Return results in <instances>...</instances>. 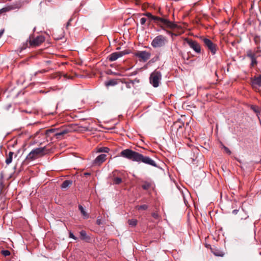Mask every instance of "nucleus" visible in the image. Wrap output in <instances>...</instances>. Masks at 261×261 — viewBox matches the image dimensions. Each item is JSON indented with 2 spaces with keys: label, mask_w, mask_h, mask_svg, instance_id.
Segmentation results:
<instances>
[{
  "label": "nucleus",
  "mask_w": 261,
  "mask_h": 261,
  "mask_svg": "<svg viewBox=\"0 0 261 261\" xmlns=\"http://www.w3.org/2000/svg\"><path fill=\"white\" fill-rule=\"evenodd\" d=\"M152 63V60H150L149 62H148V64H150Z\"/></svg>",
  "instance_id": "49"
},
{
  "label": "nucleus",
  "mask_w": 261,
  "mask_h": 261,
  "mask_svg": "<svg viewBox=\"0 0 261 261\" xmlns=\"http://www.w3.org/2000/svg\"><path fill=\"white\" fill-rule=\"evenodd\" d=\"M57 128H51L47 129L45 131V134L47 137L49 136L50 134L54 133V134L56 133Z\"/></svg>",
  "instance_id": "25"
},
{
  "label": "nucleus",
  "mask_w": 261,
  "mask_h": 261,
  "mask_svg": "<svg viewBox=\"0 0 261 261\" xmlns=\"http://www.w3.org/2000/svg\"><path fill=\"white\" fill-rule=\"evenodd\" d=\"M10 10L9 7H5L0 9V14L9 11Z\"/></svg>",
  "instance_id": "36"
},
{
  "label": "nucleus",
  "mask_w": 261,
  "mask_h": 261,
  "mask_svg": "<svg viewBox=\"0 0 261 261\" xmlns=\"http://www.w3.org/2000/svg\"><path fill=\"white\" fill-rule=\"evenodd\" d=\"M250 84L253 89L255 88L256 86L261 87V74L251 77Z\"/></svg>",
  "instance_id": "10"
},
{
  "label": "nucleus",
  "mask_w": 261,
  "mask_h": 261,
  "mask_svg": "<svg viewBox=\"0 0 261 261\" xmlns=\"http://www.w3.org/2000/svg\"><path fill=\"white\" fill-rule=\"evenodd\" d=\"M113 184L116 185H119L122 181V179L119 177H114L113 179Z\"/></svg>",
  "instance_id": "24"
},
{
  "label": "nucleus",
  "mask_w": 261,
  "mask_h": 261,
  "mask_svg": "<svg viewBox=\"0 0 261 261\" xmlns=\"http://www.w3.org/2000/svg\"><path fill=\"white\" fill-rule=\"evenodd\" d=\"M211 252L216 256L223 257L225 253L216 246L211 248Z\"/></svg>",
  "instance_id": "19"
},
{
  "label": "nucleus",
  "mask_w": 261,
  "mask_h": 261,
  "mask_svg": "<svg viewBox=\"0 0 261 261\" xmlns=\"http://www.w3.org/2000/svg\"><path fill=\"white\" fill-rule=\"evenodd\" d=\"M251 109L256 113V116L259 118V115L260 113L261 109L258 106H255V105H252L251 106Z\"/></svg>",
  "instance_id": "20"
},
{
  "label": "nucleus",
  "mask_w": 261,
  "mask_h": 261,
  "mask_svg": "<svg viewBox=\"0 0 261 261\" xmlns=\"http://www.w3.org/2000/svg\"><path fill=\"white\" fill-rule=\"evenodd\" d=\"M149 227L150 228L149 234L150 237L154 239V240L151 241L150 243L157 242L161 236V233L163 231L162 228L159 226H156V224H150L149 225Z\"/></svg>",
  "instance_id": "3"
},
{
  "label": "nucleus",
  "mask_w": 261,
  "mask_h": 261,
  "mask_svg": "<svg viewBox=\"0 0 261 261\" xmlns=\"http://www.w3.org/2000/svg\"><path fill=\"white\" fill-rule=\"evenodd\" d=\"M247 56L250 59L253 58L255 57V55L254 53H252L251 50H248L247 51Z\"/></svg>",
  "instance_id": "32"
},
{
  "label": "nucleus",
  "mask_w": 261,
  "mask_h": 261,
  "mask_svg": "<svg viewBox=\"0 0 261 261\" xmlns=\"http://www.w3.org/2000/svg\"><path fill=\"white\" fill-rule=\"evenodd\" d=\"M69 237H70V238H72V239H74V240H76V238H75V237L74 236V234H73L72 233H71V232H70V233H69Z\"/></svg>",
  "instance_id": "42"
},
{
  "label": "nucleus",
  "mask_w": 261,
  "mask_h": 261,
  "mask_svg": "<svg viewBox=\"0 0 261 261\" xmlns=\"http://www.w3.org/2000/svg\"><path fill=\"white\" fill-rule=\"evenodd\" d=\"M221 147L224 149V151L228 154H230L231 152L230 149L226 146H225L222 143H221Z\"/></svg>",
  "instance_id": "26"
},
{
  "label": "nucleus",
  "mask_w": 261,
  "mask_h": 261,
  "mask_svg": "<svg viewBox=\"0 0 261 261\" xmlns=\"http://www.w3.org/2000/svg\"><path fill=\"white\" fill-rule=\"evenodd\" d=\"M69 129L66 127H62L60 129H57V132L54 136L58 139L62 138L64 135L69 132Z\"/></svg>",
  "instance_id": "14"
},
{
  "label": "nucleus",
  "mask_w": 261,
  "mask_h": 261,
  "mask_svg": "<svg viewBox=\"0 0 261 261\" xmlns=\"http://www.w3.org/2000/svg\"><path fill=\"white\" fill-rule=\"evenodd\" d=\"M166 41V37L163 35H159L154 38L151 42L153 47H160L164 46Z\"/></svg>",
  "instance_id": "8"
},
{
  "label": "nucleus",
  "mask_w": 261,
  "mask_h": 261,
  "mask_svg": "<svg viewBox=\"0 0 261 261\" xmlns=\"http://www.w3.org/2000/svg\"><path fill=\"white\" fill-rule=\"evenodd\" d=\"M117 82L114 80H111L109 81L106 83V86H114L116 85Z\"/></svg>",
  "instance_id": "28"
},
{
  "label": "nucleus",
  "mask_w": 261,
  "mask_h": 261,
  "mask_svg": "<svg viewBox=\"0 0 261 261\" xmlns=\"http://www.w3.org/2000/svg\"><path fill=\"white\" fill-rule=\"evenodd\" d=\"M137 208L138 210H145L147 209V206L145 204H143L142 205H139L137 206Z\"/></svg>",
  "instance_id": "37"
},
{
  "label": "nucleus",
  "mask_w": 261,
  "mask_h": 261,
  "mask_svg": "<svg viewBox=\"0 0 261 261\" xmlns=\"http://www.w3.org/2000/svg\"><path fill=\"white\" fill-rule=\"evenodd\" d=\"M142 187H143V188L144 189H145V190L147 189V185H143V186H142Z\"/></svg>",
  "instance_id": "46"
},
{
  "label": "nucleus",
  "mask_w": 261,
  "mask_h": 261,
  "mask_svg": "<svg viewBox=\"0 0 261 261\" xmlns=\"http://www.w3.org/2000/svg\"><path fill=\"white\" fill-rule=\"evenodd\" d=\"M96 223L98 225H100L101 224H102L101 220L98 219L96 221Z\"/></svg>",
  "instance_id": "43"
},
{
  "label": "nucleus",
  "mask_w": 261,
  "mask_h": 261,
  "mask_svg": "<svg viewBox=\"0 0 261 261\" xmlns=\"http://www.w3.org/2000/svg\"><path fill=\"white\" fill-rule=\"evenodd\" d=\"M72 182L71 180H65L61 185V188L62 189H65L69 187L70 185L72 184Z\"/></svg>",
  "instance_id": "22"
},
{
  "label": "nucleus",
  "mask_w": 261,
  "mask_h": 261,
  "mask_svg": "<svg viewBox=\"0 0 261 261\" xmlns=\"http://www.w3.org/2000/svg\"><path fill=\"white\" fill-rule=\"evenodd\" d=\"M147 56H148V59L149 58V54L148 53L147 54Z\"/></svg>",
  "instance_id": "52"
},
{
  "label": "nucleus",
  "mask_w": 261,
  "mask_h": 261,
  "mask_svg": "<svg viewBox=\"0 0 261 261\" xmlns=\"http://www.w3.org/2000/svg\"><path fill=\"white\" fill-rule=\"evenodd\" d=\"M79 210L81 211V213L83 215V216L85 218H88L89 216L88 214L86 213V212L85 211L84 207L80 205L79 206Z\"/></svg>",
  "instance_id": "23"
},
{
  "label": "nucleus",
  "mask_w": 261,
  "mask_h": 261,
  "mask_svg": "<svg viewBox=\"0 0 261 261\" xmlns=\"http://www.w3.org/2000/svg\"><path fill=\"white\" fill-rule=\"evenodd\" d=\"M142 15L147 16V13H143V14L140 15V16H141Z\"/></svg>",
  "instance_id": "47"
},
{
  "label": "nucleus",
  "mask_w": 261,
  "mask_h": 261,
  "mask_svg": "<svg viewBox=\"0 0 261 261\" xmlns=\"http://www.w3.org/2000/svg\"><path fill=\"white\" fill-rule=\"evenodd\" d=\"M137 21H139L141 25H144L146 21V18L144 17H140L137 18Z\"/></svg>",
  "instance_id": "27"
},
{
  "label": "nucleus",
  "mask_w": 261,
  "mask_h": 261,
  "mask_svg": "<svg viewBox=\"0 0 261 261\" xmlns=\"http://www.w3.org/2000/svg\"><path fill=\"white\" fill-rule=\"evenodd\" d=\"M135 82H139V81L137 80H135L134 81H130V82H126L125 83L126 87L127 88H130L131 85H133L134 84Z\"/></svg>",
  "instance_id": "31"
},
{
  "label": "nucleus",
  "mask_w": 261,
  "mask_h": 261,
  "mask_svg": "<svg viewBox=\"0 0 261 261\" xmlns=\"http://www.w3.org/2000/svg\"><path fill=\"white\" fill-rule=\"evenodd\" d=\"M159 160L158 159H152L148 156V165L154 167L158 169H161L159 165Z\"/></svg>",
  "instance_id": "17"
},
{
  "label": "nucleus",
  "mask_w": 261,
  "mask_h": 261,
  "mask_svg": "<svg viewBox=\"0 0 261 261\" xmlns=\"http://www.w3.org/2000/svg\"><path fill=\"white\" fill-rule=\"evenodd\" d=\"M44 40V37L42 35H40L38 36L32 40H30V43L31 46H37L43 43Z\"/></svg>",
  "instance_id": "12"
},
{
  "label": "nucleus",
  "mask_w": 261,
  "mask_h": 261,
  "mask_svg": "<svg viewBox=\"0 0 261 261\" xmlns=\"http://www.w3.org/2000/svg\"><path fill=\"white\" fill-rule=\"evenodd\" d=\"M135 56L140 62H145L147 61V53L145 51H137Z\"/></svg>",
  "instance_id": "13"
},
{
  "label": "nucleus",
  "mask_w": 261,
  "mask_h": 261,
  "mask_svg": "<svg viewBox=\"0 0 261 261\" xmlns=\"http://www.w3.org/2000/svg\"><path fill=\"white\" fill-rule=\"evenodd\" d=\"M127 54H128V52H127L126 51L115 52V53L111 54L109 56L108 59H109V60L111 62L115 61L116 60H117L119 58L123 56H124V55H126Z\"/></svg>",
  "instance_id": "11"
},
{
  "label": "nucleus",
  "mask_w": 261,
  "mask_h": 261,
  "mask_svg": "<svg viewBox=\"0 0 261 261\" xmlns=\"http://www.w3.org/2000/svg\"><path fill=\"white\" fill-rule=\"evenodd\" d=\"M14 153L12 151H10L6 160V163L7 165L10 164L12 161V158Z\"/></svg>",
  "instance_id": "21"
},
{
  "label": "nucleus",
  "mask_w": 261,
  "mask_h": 261,
  "mask_svg": "<svg viewBox=\"0 0 261 261\" xmlns=\"http://www.w3.org/2000/svg\"><path fill=\"white\" fill-rule=\"evenodd\" d=\"M148 194L152 198H155L157 195L155 184L151 180H148Z\"/></svg>",
  "instance_id": "9"
},
{
  "label": "nucleus",
  "mask_w": 261,
  "mask_h": 261,
  "mask_svg": "<svg viewBox=\"0 0 261 261\" xmlns=\"http://www.w3.org/2000/svg\"><path fill=\"white\" fill-rule=\"evenodd\" d=\"M90 174L89 173H85V175H89Z\"/></svg>",
  "instance_id": "48"
},
{
  "label": "nucleus",
  "mask_w": 261,
  "mask_h": 261,
  "mask_svg": "<svg viewBox=\"0 0 261 261\" xmlns=\"http://www.w3.org/2000/svg\"><path fill=\"white\" fill-rule=\"evenodd\" d=\"M128 223L129 225L134 227L137 225V221L136 219L128 220Z\"/></svg>",
  "instance_id": "29"
},
{
  "label": "nucleus",
  "mask_w": 261,
  "mask_h": 261,
  "mask_svg": "<svg viewBox=\"0 0 261 261\" xmlns=\"http://www.w3.org/2000/svg\"><path fill=\"white\" fill-rule=\"evenodd\" d=\"M167 33L169 34H170L172 37H173V36H176V34L171 32V31H166Z\"/></svg>",
  "instance_id": "41"
},
{
  "label": "nucleus",
  "mask_w": 261,
  "mask_h": 261,
  "mask_svg": "<svg viewBox=\"0 0 261 261\" xmlns=\"http://www.w3.org/2000/svg\"><path fill=\"white\" fill-rule=\"evenodd\" d=\"M184 126V123L181 121L180 120H178L173 123V124L171 126V131H175L177 132L180 128H182Z\"/></svg>",
  "instance_id": "15"
},
{
  "label": "nucleus",
  "mask_w": 261,
  "mask_h": 261,
  "mask_svg": "<svg viewBox=\"0 0 261 261\" xmlns=\"http://www.w3.org/2000/svg\"><path fill=\"white\" fill-rule=\"evenodd\" d=\"M162 75L160 71L155 70L152 72L149 76V83L154 88L159 86L162 80Z\"/></svg>",
  "instance_id": "4"
},
{
  "label": "nucleus",
  "mask_w": 261,
  "mask_h": 261,
  "mask_svg": "<svg viewBox=\"0 0 261 261\" xmlns=\"http://www.w3.org/2000/svg\"><path fill=\"white\" fill-rule=\"evenodd\" d=\"M120 154L122 156L133 161L142 162L147 164V157H144L139 153L131 149H127L123 150L121 152Z\"/></svg>",
  "instance_id": "2"
},
{
  "label": "nucleus",
  "mask_w": 261,
  "mask_h": 261,
  "mask_svg": "<svg viewBox=\"0 0 261 261\" xmlns=\"http://www.w3.org/2000/svg\"><path fill=\"white\" fill-rule=\"evenodd\" d=\"M184 41L186 42L190 47L193 49L196 53L198 54L201 53V46L196 41L189 38H185Z\"/></svg>",
  "instance_id": "7"
},
{
  "label": "nucleus",
  "mask_w": 261,
  "mask_h": 261,
  "mask_svg": "<svg viewBox=\"0 0 261 261\" xmlns=\"http://www.w3.org/2000/svg\"><path fill=\"white\" fill-rule=\"evenodd\" d=\"M232 214L234 215H237V214H238L239 215H242L243 214H245V212L243 210H234L232 211Z\"/></svg>",
  "instance_id": "30"
},
{
  "label": "nucleus",
  "mask_w": 261,
  "mask_h": 261,
  "mask_svg": "<svg viewBox=\"0 0 261 261\" xmlns=\"http://www.w3.org/2000/svg\"><path fill=\"white\" fill-rule=\"evenodd\" d=\"M148 21H153L154 23L160 25L164 30H165L164 27L174 29L178 27L174 22L171 21L169 19L165 18L154 16L149 12H148Z\"/></svg>",
  "instance_id": "1"
},
{
  "label": "nucleus",
  "mask_w": 261,
  "mask_h": 261,
  "mask_svg": "<svg viewBox=\"0 0 261 261\" xmlns=\"http://www.w3.org/2000/svg\"><path fill=\"white\" fill-rule=\"evenodd\" d=\"M200 39L203 42L204 46L213 55L216 54L218 47L217 45L212 42L211 40L203 36L200 37Z\"/></svg>",
  "instance_id": "5"
},
{
  "label": "nucleus",
  "mask_w": 261,
  "mask_h": 261,
  "mask_svg": "<svg viewBox=\"0 0 261 261\" xmlns=\"http://www.w3.org/2000/svg\"><path fill=\"white\" fill-rule=\"evenodd\" d=\"M80 235L82 239H85L87 238V233L85 230L81 231Z\"/></svg>",
  "instance_id": "35"
},
{
  "label": "nucleus",
  "mask_w": 261,
  "mask_h": 261,
  "mask_svg": "<svg viewBox=\"0 0 261 261\" xmlns=\"http://www.w3.org/2000/svg\"><path fill=\"white\" fill-rule=\"evenodd\" d=\"M109 150H110L109 148L108 147H100V148H99L98 151L100 152H108Z\"/></svg>",
  "instance_id": "34"
},
{
  "label": "nucleus",
  "mask_w": 261,
  "mask_h": 261,
  "mask_svg": "<svg viewBox=\"0 0 261 261\" xmlns=\"http://www.w3.org/2000/svg\"><path fill=\"white\" fill-rule=\"evenodd\" d=\"M107 155L105 154H101L97 156L96 158L94 161V164L95 165H100L103 162L105 161L106 159Z\"/></svg>",
  "instance_id": "18"
},
{
  "label": "nucleus",
  "mask_w": 261,
  "mask_h": 261,
  "mask_svg": "<svg viewBox=\"0 0 261 261\" xmlns=\"http://www.w3.org/2000/svg\"><path fill=\"white\" fill-rule=\"evenodd\" d=\"M71 19H70L69 20V21L67 22V24H66V28H67L69 25H70V21H71Z\"/></svg>",
  "instance_id": "45"
},
{
  "label": "nucleus",
  "mask_w": 261,
  "mask_h": 261,
  "mask_svg": "<svg viewBox=\"0 0 261 261\" xmlns=\"http://www.w3.org/2000/svg\"><path fill=\"white\" fill-rule=\"evenodd\" d=\"M252 8H253V5L251 4V9H252Z\"/></svg>",
  "instance_id": "51"
},
{
  "label": "nucleus",
  "mask_w": 261,
  "mask_h": 261,
  "mask_svg": "<svg viewBox=\"0 0 261 261\" xmlns=\"http://www.w3.org/2000/svg\"><path fill=\"white\" fill-rule=\"evenodd\" d=\"M238 217L240 220L246 219L248 217V216L247 215V214L245 213V214H243L242 215H239Z\"/></svg>",
  "instance_id": "38"
},
{
  "label": "nucleus",
  "mask_w": 261,
  "mask_h": 261,
  "mask_svg": "<svg viewBox=\"0 0 261 261\" xmlns=\"http://www.w3.org/2000/svg\"><path fill=\"white\" fill-rule=\"evenodd\" d=\"M251 60V64H250V66L251 67H254L255 65H257V61L256 59V58L255 57L253 58H251L250 59Z\"/></svg>",
  "instance_id": "33"
},
{
  "label": "nucleus",
  "mask_w": 261,
  "mask_h": 261,
  "mask_svg": "<svg viewBox=\"0 0 261 261\" xmlns=\"http://www.w3.org/2000/svg\"><path fill=\"white\" fill-rule=\"evenodd\" d=\"M159 210V208L155 206L152 212H151V216L154 219L152 224H156V223L160 221V216L158 213Z\"/></svg>",
  "instance_id": "16"
},
{
  "label": "nucleus",
  "mask_w": 261,
  "mask_h": 261,
  "mask_svg": "<svg viewBox=\"0 0 261 261\" xmlns=\"http://www.w3.org/2000/svg\"><path fill=\"white\" fill-rule=\"evenodd\" d=\"M4 32V29L0 30V38L2 37V36L3 35Z\"/></svg>",
  "instance_id": "44"
},
{
  "label": "nucleus",
  "mask_w": 261,
  "mask_h": 261,
  "mask_svg": "<svg viewBox=\"0 0 261 261\" xmlns=\"http://www.w3.org/2000/svg\"><path fill=\"white\" fill-rule=\"evenodd\" d=\"M45 147L36 148L33 149L27 156L25 160L27 161H33L38 157L44 154Z\"/></svg>",
  "instance_id": "6"
},
{
  "label": "nucleus",
  "mask_w": 261,
  "mask_h": 261,
  "mask_svg": "<svg viewBox=\"0 0 261 261\" xmlns=\"http://www.w3.org/2000/svg\"><path fill=\"white\" fill-rule=\"evenodd\" d=\"M2 253L5 256H9L10 254V252L8 250H3Z\"/></svg>",
  "instance_id": "39"
},
{
  "label": "nucleus",
  "mask_w": 261,
  "mask_h": 261,
  "mask_svg": "<svg viewBox=\"0 0 261 261\" xmlns=\"http://www.w3.org/2000/svg\"><path fill=\"white\" fill-rule=\"evenodd\" d=\"M258 92L261 94V89H258Z\"/></svg>",
  "instance_id": "50"
},
{
  "label": "nucleus",
  "mask_w": 261,
  "mask_h": 261,
  "mask_svg": "<svg viewBox=\"0 0 261 261\" xmlns=\"http://www.w3.org/2000/svg\"><path fill=\"white\" fill-rule=\"evenodd\" d=\"M254 42L256 44H258L259 42V38L258 36H255L254 38Z\"/></svg>",
  "instance_id": "40"
}]
</instances>
